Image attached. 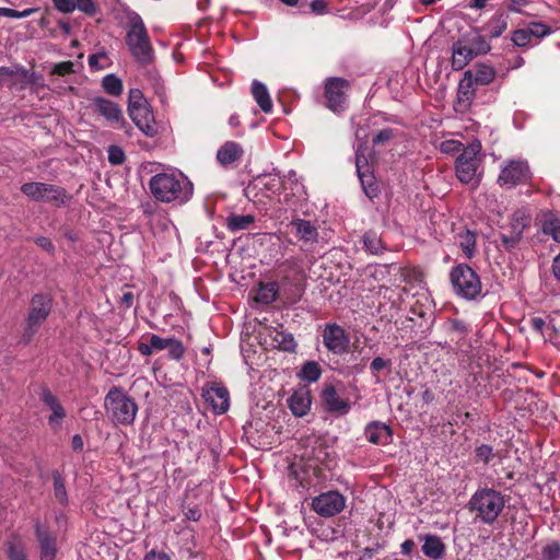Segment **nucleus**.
<instances>
[{
    "label": "nucleus",
    "instance_id": "41",
    "mask_svg": "<svg viewBox=\"0 0 560 560\" xmlns=\"http://www.w3.org/2000/svg\"><path fill=\"white\" fill-rule=\"evenodd\" d=\"M260 183L264 185L266 190L270 191L271 194L279 192L283 184L280 176L277 174H269L262 176L260 178Z\"/></svg>",
    "mask_w": 560,
    "mask_h": 560
},
{
    "label": "nucleus",
    "instance_id": "10",
    "mask_svg": "<svg viewBox=\"0 0 560 560\" xmlns=\"http://www.w3.org/2000/svg\"><path fill=\"white\" fill-rule=\"evenodd\" d=\"M313 511L322 517L339 514L346 506V498L339 491H327L313 498Z\"/></svg>",
    "mask_w": 560,
    "mask_h": 560
},
{
    "label": "nucleus",
    "instance_id": "42",
    "mask_svg": "<svg viewBox=\"0 0 560 560\" xmlns=\"http://www.w3.org/2000/svg\"><path fill=\"white\" fill-rule=\"evenodd\" d=\"M148 102L139 89H131L128 95V110L136 107L147 106Z\"/></svg>",
    "mask_w": 560,
    "mask_h": 560
},
{
    "label": "nucleus",
    "instance_id": "47",
    "mask_svg": "<svg viewBox=\"0 0 560 560\" xmlns=\"http://www.w3.org/2000/svg\"><path fill=\"white\" fill-rule=\"evenodd\" d=\"M108 152V162L112 165H120L125 162V152L118 145H110L107 150Z\"/></svg>",
    "mask_w": 560,
    "mask_h": 560
},
{
    "label": "nucleus",
    "instance_id": "31",
    "mask_svg": "<svg viewBox=\"0 0 560 560\" xmlns=\"http://www.w3.org/2000/svg\"><path fill=\"white\" fill-rule=\"evenodd\" d=\"M508 28V20L503 14L492 16L485 25L483 31L491 37H500Z\"/></svg>",
    "mask_w": 560,
    "mask_h": 560
},
{
    "label": "nucleus",
    "instance_id": "36",
    "mask_svg": "<svg viewBox=\"0 0 560 560\" xmlns=\"http://www.w3.org/2000/svg\"><path fill=\"white\" fill-rule=\"evenodd\" d=\"M464 40H466V44H468L476 56L487 54L491 49L487 39L478 33H475L471 37L465 38Z\"/></svg>",
    "mask_w": 560,
    "mask_h": 560
},
{
    "label": "nucleus",
    "instance_id": "34",
    "mask_svg": "<svg viewBox=\"0 0 560 560\" xmlns=\"http://www.w3.org/2000/svg\"><path fill=\"white\" fill-rule=\"evenodd\" d=\"M298 376L304 382L315 383L322 376V369L317 362L307 361L302 365Z\"/></svg>",
    "mask_w": 560,
    "mask_h": 560
},
{
    "label": "nucleus",
    "instance_id": "14",
    "mask_svg": "<svg viewBox=\"0 0 560 560\" xmlns=\"http://www.w3.org/2000/svg\"><path fill=\"white\" fill-rule=\"evenodd\" d=\"M347 86L348 82L340 78H330L326 81L325 97L330 110L339 113L345 109Z\"/></svg>",
    "mask_w": 560,
    "mask_h": 560
},
{
    "label": "nucleus",
    "instance_id": "17",
    "mask_svg": "<svg viewBox=\"0 0 560 560\" xmlns=\"http://www.w3.org/2000/svg\"><path fill=\"white\" fill-rule=\"evenodd\" d=\"M311 406V389L307 386L298 387L288 398V407L295 417H304L307 415Z\"/></svg>",
    "mask_w": 560,
    "mask_h": 560
},
{
    "label": "nucleus",
    "instance_id": "38",
    "mask_svg": "<svg viewBox=\"0 0 560 560\" xmlns=\"http://www.w3.org/2000/svg\"><path fill=\"white\" fill-rule=\"evenodd\" d=\"M54 495L61 505L68 504V493L66 490L65 481L59 472H55L54 476Z\"/></svg>",
    "mask_w": 560,
    "mask_h": 560
},
{
    "label": "nucleus",
    "instance_id": "54",
    "mask_svg": "<svg viewBox=\"0 0 560 560\" xmlns=\"http://www.w3.org/2000/svg\"><path fill=\"white\" fill-rule=\"evenodd\" d=\"M75 2V9H79L80 11L93 14L96 11L95 4L92 0H74Z\"/></svg>",
    "mask_w": 560,
    "mask_h": 560
},
{
    "label": "nucleus",
    "instance_id": "24",
    "mask_svg": "<svg viewBox=\"0 0 560 560\" xmlns=\"http://www.w3.org/2000/svg\"><path fill=\"white\" fill-rule=\"evenodd\" d=\"M93 104L95 110L110 124H118L122 119V112L116 103L103 97H96Z\"/></svg>",
    "mask_w": 560,
    "mask_h": 560
},
{
    "label": "nucleus",
    "instance_id": "40",
    "mask_svg": "<svg viewBox=\"0 0 560 560\" xmlns=\"http://www.w3.org/2000/svg\"><path fill=\"white\" fill-rule=\"evenodd\" d=\"M8 559L27 560L25 547L20 540L12 539L8 542Z\"/></svg>",
    "mask_w": 560,
    "mask_h": 560
},
{
    "label": "nucleus",
    "instance_id": "9",
    "mask_svg": "<svg viewBox=\"0 0 560 560\" xmlns=\"http://www.w3.org/2000/svg\"><path fill=\"white\" fill-rule=\"evenodd\" d=\"M52 305V299L48 294H35L30 304L27 316L26 334L31 338L38 329V327L48 317Z\"/></svg>",
    "mask_w": 560,
    "mask_h": 560
},
{
    "label": "nucleus",
    "instance_id": "1",
    "mask_svg": "<svg viewBox=\"0 0 560 560\" xmlns=\"http://www.w3.org/2000/svg\"><path fill=\"white\" fill-rule=\"evenodd\" d=\"M152 195L162 202H186L192 196V184L180 172L159 173L149 183Z\"/></svg>",
    "mask_w": 560,
    "mask_h": 560
},
{
    "label": "nucleus",
    "instance_id": "35",
    "mask_svg": "<svg viewBox=\"0 0 560 560\" xmlns=\"http://www.w3.org/2000/svg\"><path fill=\"white\" fill-rule=\"evenodd\" d=\"M458 245L467 258H471L476 249V237L470 231H464L457 236Z\"/></svg>",
    "mask_w": 560,
    "mask_h": 560
},
{
    "label": "nucleus",
    "instance_id": "25",
    "mask_svg": "<svg viewBox=\"0 0 560 560\" xmlns=\"http://www.w3.org/2000/svg\"><path fill=\"white\" fill-rule=\"evenodd\" d=\"M475 57L466 40L460 39L453 45L452 67L454 70H462Z\"/></svg>",
    "mask_w": 560,
    "mask_h": 560
},
{
    "label": "nucleus",
    "instance_id": "62",
    "mask_svg": "<svg viewBox=\"0 0 560 560\" xmlns=\"http://www.w3.org/2000/svg\"><path fill=\"white\" fill-rule=\"evenodd\" d=\"M36 243L39 247L44 248L45 250H47L49 253L54 250V245H52L51 241L47 237H38L36 240Z\"/></svg>",
    "mask_w": 560,
    "mask_h": 560
},
{
    "label": "nucleus",
    "instance_id": "37",
    "mask_svg": "<svg viewBox=\"0 0 560 560\" xmlns=\"http://www.w3.org/2000/svg\"><path fill=\"white\" fill-rule=\"evenodd\" d=\"M102 86L106 93L119 96L122 93V81L115 74H107L102 80Z\"/></svg>",
    "mask_w": 560,
    "mask_h": 560
},
{
    "label": "nucleus",
    "instance_id": "3",
    "mask_svg": "<svg viewBox=\"0 0 560 560\" xmlns=\"http://www.w3.org/2000/svg\"><path fill=\"white\" fill-rule=\"evenodd\" d=\"M106 416L115 425H131L138 413V405L124 389L113 387L104 398Z\"/></svg>",
    "mask_w": 560,
    "mask_h": 560
},
{
    "label": "nucleus",
    "instance_id": "33",
    "mask_svg": "<svg viewBox=\"0 0 560 560\" xmlns=\"http://www.w3.org/2000/svg\"><path fill=\"white\" fill-rule=\"evenodd\" d=\"M278 284L277 282H267L259 285L255 300L258 303L270 304L272 303L278 295Z\"/></svg>",
    "mask_w": 560,
    "mask_h": 560
},
{
    "label": "nucleus",
    "instance_id": "59",
    "mask_svg": "<svg viewBox=\"0 0 560 560\" xmlns=\"http://www.w3.org/2000/svg\"><path fill=\"white\" fill-rule=\"evenodd\" d=\"M528 3L529 0H510L508 8L510 11L520 13Z\"/></svg>",
    "mask_w": 560,
    "mask_h": 560
},
{
    "label": "nucleus",
    "instance_id": "45",
    "mask_svg": "<svg viewBox=\"0 0 560 560\" xmlns=\"http://www.w3.org/2000/svg\"><path fill=\"white\" fill-rule=\"evenodd\" d=\"M166 350H168L170 357L174 360H180L185 352L182 341L174 338H170Z\"/></svg>",
    "mask_w": 560,
    "mask_h": 560
},
{
    "label": "nucleus",
    "instance_id": "4",
    "mask_svg": "<svg viewBox=\"0 0 560 560\" xmlns=\"http://www.w3.org/2000/svg\"><path fill=\"white\" fill-rule=\"evenodd\" d=\"M505 499L501 492L483 488L476 491L469 500V510L476 520L483 524H492L503 511Z\"/></svg>",
    "mask_w": 560,
    "mask_h": 560
},
{
    "label": "nucleus",
    "instance_id": "61",
    "mask_svg": "<svg viewBox=\"0 0 560 560\" xmlns=\"http://www.w3.org/2000/svg\"><path fill=\"white\" fill-rule=\"evenodd\" d=\"M185 517L189 521H198L201 517V512L198 508H189L185 511Z\"/></svg>",
    "mask_w": 560,
    "mask_h": 560
},
{
    "label": "nucleus",
    "instance_id": "52",
    "mask_svg": "<svg viewBox=\"0 0 560 560\" xmlns=\"http://www.w3.org/2000/svg\"><path fill=\"white\" fill-rule=\"evenodd\" d=\"M170 338H162L158 335L150 336V347L153 348L154 351L165 350L168 345Z\"/></svg>",
    "mask_w": 560,
    "mask_h": 560
},
{
    "label": "nucleus",
    "instance_id": "22",
    "mask_svg": "<svg viewBox=\"0 0 560 560\" xmlns=\"http://www.w3.org/2000/svg\"><path fill=\"white\" fill-rule=\"evenodd\" d=\"M243 154L244 150L240 143L228 141L219 148L217 152V160L222 166L228 167L240 161Z\"/></svg>",
    "mask_w": 560,
    "mask_h": 560
},
{
    "label": "nucleus",
    "instance_id": "53",
    "mask_svg": "<svg viewBox=\"0 0 560 560\" xmlns=\"http://www.w3.org/2000/svg\"><path fill=\"white\" fill-rule=\"evenodd\" d=\"M52 2L55 7L63 13H69L75 10L74 0H52Z\"/></svg>",
    "mask_w": 560,
    "mask_h": 560
},
{
    "label": "nucleus",
    "instance_id": "28",
    "mask_svg": "<svg viewBox=\"0 0 560 560\" xmlns=\"http://www.w3.org/2000/svg\"><path fill=\"white\" fill-rule=\"evenodd\" d=\"M291 225L295 229L298 237L304 243L313 244L317 242V229L310 221L295 219L291 222Z\"/></svg>",
    "mask_w": 560,
    "mask_h": 560
},
{
    "label": "nucleus",
    "instance_id": "27",
    "mask_svg": "<svg viewBox=\"0 0 560 560\" xmlns=\"http://www.w3.org/2000/svg\"><path fill=\"white\" fill-rule=\"evenodd\" d=\"M252 94L264 113L269 114L272 112V101L268 89L264 83L254 80L252 83Z\"/></svg>",
    "mask_w": 560,
    "mask_h": 560
},
{
    "label": "nucleus",
    "instance_id": "32",
    "mask_svg": "<svg viewBox=\"0 0 560 560\" xmlns=\"http://www.w3.org/2000/svg\"><path fill=\"white\" fill-rule=\"evenodd\" d=\"M255 221L253 214H231L226 218V228L231 232L247 230Z\"/></svg>",
    "mask_w": 560,
    "mask_h": 560
},
{
    "label": "nucleus",
    "instance_id": "12",
    "mask_svg": "<svg viewBox=\"0 0 560 560\" xmlns=\"http://www.w3.org/2000/svg\"><path fill=\"white\" fill-rule=\"evenodd\" d=\"M529 178V167L523 160H511L501 170L498 183L502 187L512 188Z\"/></svg>",
    "mask_w": 560,
    "mask_h": 560
},
{
    "label": "nucleus",
    "instance_id": "6",
    "mask_svg": "<svg viewBox=\"0 0 560 560\" xmlns=\"http://www.w3.org/2000/svg\"><path fill=\"white\" fill-rule=\"evenodd\" d=\"M451 283L454 292L465 300H474L481 293L479 276L465 264H460L452 269Z\"/></svg>",
    "mask_w": 560,
    "mask_h": 560
},
{
    "label": "nucleus",
    "instance_id": "56",
    "mask_svg": "<svg viewBox=\"0 0 560 560\" xmlns=\"http://www.w3.org/2000/svg\"><path fill=\"white\" fill-rule=\"evenodd\" d=\"M24 75L25 70L20 66L14 67H0V77H9V75Z\"/></svg>",
    "mask_w": 560,
    "mask_h": 560
},
{
    "label": "nucleus",
    "instance_id": "63",
    "mask_svg": "<svg viewBox=\"0 0 560 560\" xmlns=\"http://www.w3.org/2000/svg\"><path fill=\"white\" fill-rule=\"evenodd\" d=\"M413 548H415V542L410 539L405 540L400 545L401 553L406 555V556H409L411 553V551L413 550Z\"/></svg>",
    "mask_w": 560,
    "mask_h": 560
},
{
    "label": "nucleus",
    "instance_id": "64",
    "mask_svg": "<svg viewBox=\"0 0 560 560\" xmlns=\"http://www.w3.org/2000/svg\"><path fill=\"white\" fill-rule=\"evenodd\" d=\"M552 273L553 277L560 282V253L553 259Z\"/></svg>",
    "mask_w": 560,
    "mask_h": 560
},
{
    "label": "nucleus",
    "instance_id": "58",
    "mask_svg": "<svg viewBox=\"0 0 560 560\" xmlns=\"http://www.w3.org/2000/svg\"><path fill=\"white\" fill-rule=\"evenodd\" d=\"M389 364H390L389 360H384L383 358L377 357V358L373 359V361L371 362L370 368H371V370L373 372H380L383 369L389 366Z\"/></svg>",
    "mask_w": 560,
    "mask_h": 560
},
{
    "label": "nucleus",
    "instance_id": "21",
    "mask_svg": "<svg viewBox=\"0 0 560 560\" xmlns=\"http://www.w3.org/2000/svg\"><path fill=\"white\" fill-rule=\"evenodd\" d=\"M40 399L51 410V415L48 417V424L54 430H58L61 427L63 418L66 417L63 407L61 406L58 398L47 389L43 390Z\"/></svg>",
    "mask_w": 560,
    "mask_h": 560
},
{
    "label": "nucleus",
    "instance_id": "57",
    "mask_svg": "<svg viewBox=\"0 0 560 560\" xmlns=\"http://www.w3.org/2000/svg\"><path fill=\"white\" fill-rule=\"evenodd\" d=\"M393 137V131L390 129H383L378 131L373 138L374 144H381L388 141Z\"/></svg>",
    "mask_w": 560,
    "mask_h": 560
},
{
    "label": "nucleus",
    "instance_id": "20",
    "mask_svg": "<svg viewBox=\"0 0 560 560\" xmlns=\"http://www.w3.org/2000/svg\"><path fill=\"white\" fill-rule=\"evenodd\" d=\"M36 537L40 549V560H55L57 553L56 536L47 528L37 525Z\"/></svg>",
    "mask_w": 560,
    "mask_h": 560
},
{
    "label": "nucleus",
    "instance_id": "18",
    "mask_svg": "<svg viewBox=\"0 0 560 560\" xmlns=\"http://www.w3.org/2000/svg\"><path fill=\"white\" fill-rule=\"evenodd\" d=\"M131 120L135 125L148 137H154L156 135V125L152 112L149 105L136 107L128 110Z\"/></svg>",
    "mask_w": 560,
    "mask_h": 560
},
{
    "label": "nucleus",
    "instance_id": "2",
    "mask_svg": "<svg viewBox=\"0 0 560 560\" xmlns=\"http://www.w3.org/2000/svg\"><path fill=\"white\" fill-rule=\"evenodd\" d=\"M126 45L131 56L142 66L151 63L154 50L142 18L133 11L126 14Z\"/></svg>",
    "mask_w": 560,
    "mask_h": 560
},
{
    "label": "nucleus",
    "instance_id": "19",
    "mask_svg": "<svg viewBox=\"0 0 560 560\" xmlns=\"http://www.w3.org/2000/svg\"><path fill=\"white\" fill-rule=\"evenodd\" d=\"M392 429L381 422V421H372L366 424L364 429L365 439L376 445H386L392 441Z\"/></svg>",
    "mask_w": 560,
    "mask_h": 560
},
{
    "label": "nucleus",
    "instance_id": "13",
    "mask_svg": "<svg viewBox=\"0 0 560 560\" xmlns=\"http://www.w3.org/2000/svg\"><path fill=\"white\" fill-rule=\"evenodd\" d=\"M259 338L267 348L293 351L296 346L291 334L276 327H264L259 332Z\"/></svg>",
    "mask_w": 560,
    "mask_h": 560
},
{
    "label": "nucleus",
    "instance_id": "15",
    "mask_svg": "<svg viewBox=\"0 0 560 560\" xmlns=\"http://www.w3.org/2000/svg\"><path fill=\"white\" fill-rule=\"evenodd\" d=\"M202 396L217 415L225 413L230 407V395L228 389L217 383L203 388Z\"/></svg>",
    "mask_w": 560,
    "mask_h": 560
},
{
    "label": "nucleus",
    "instance_id": "55",
    "mask_svg": "<svg viewBox=\"0 0 560 560\" xmlns=\"http://www.w3.org/2000/svg\"><path fill=\"white\" fill-rule=\"evenodd\" d=\"M545 233L551 235L556 242H560V224L556 222H549L545 225Z\"/></svg>",
    "mask_w": 560,
    "mask_h": 560
},
{
    "label": "nucleus",
    "instance_id": "60",
    "mask_svg": "<svg viewBox=\"0 0 560 560\" xmlns=\"http://www.w3.org/2000/svg\"><path fill=\"white\" fill-rule=\"evenodd\" d=\"M311 9L316 14H324L326 13V2L324 0H313Z\"/></svg>",
    "mask_w": 560,
    "mask_h": 560
},
{
    "label": "nucleus",
    "instance_id": "39",
    "mask_svg": "<svg viewBox=\"0 0 560 560\" xmlns=\"http://www.w3.org/2000/svg\"><path fill=\"white\" fill-rule=\"evenodd\" d=\"M363 244L364 248L373 255L380 254L384 248L381 238L373 232L364 234Z\"/></svg>",
    "mask_w": 560,
    "mask_h": 560
},
{
    "label": "nucleus",
    "instance_id": "5",
    "mask_svg": "<svg viewBox=\"0 0 560 560\" xmlns=\"http://www.w3.org/2000/svg\"><path fill=\"white\" fill-rule=\"evenodd\" d=\"M481 143L471 141L456 161V176L464 184L477 185L480 182L481 172Z\"/></svg>",
    "mask_w": 560,
    "mask_h": 560
},
{
    "label": "nucleus",
    "instance_id": "49",
    "mask_svg": "<svg viewBox=\"0 0 560 560\" xmlns=\"http://www.w3.org/2000/svg\"><path fill=\"white\" fill-rule=\"evenodd\" d=\"M476 457L478 460L488 464L493 457V450L491 446L482 444L476 448Z\"/></svg>",
    "mask_w": 560,
    "mask_h": 560
},
{
    "label": "nucleus",
    "instance_id": "7",
    "mask_svg": "<svg viewBox=\"0 0 560 560\" xmlns=\"http://www.w3.org/2000/svg\"><path fill=\"white\" fill-rule=\"evenodd\" d=\"M368 145L366 141L359 142L355 147V167L357 174L361 183L362 190L370 198L373 199L380 192V186L375 180L371 166L366 159Z\"/></svg>",
    "mask_w": 560,
    "mask_h": 560
},
{
    "label": "nucleus",
    "instance_id": "16",
    "mask_svg": "<svg viewBox=\"0 0 560 560\" xmlns=\"http://www.w3.org/2000/svg\"><path fill=\"white\" fill-rule=\"evenodd\" d=\"M320 397L325 409L331 413L345 416L350 411V402L342 398L331 384L324 386Z\"/></svg>",
    "mask_w": 560,
    "mask_h": 560
},
{
    "label": "nucleus",
    "instance_id": "48",
    "mask_svg": "<svg viewBox=\"0 0 560 560\" xmlns=\"http://www.w3.org/2000/svg\"><path fill=\"white\" fill-rule=\"evenodd\" d=\"M35 10L34 9H25L23 11H16L10 8H0V16H5L10 19H22L30 16Z\"/></svg>",
    "mask_w": 560,
    "mask_h": 560
},
{
    "label": "nucleus",
    "instance_id": "43",
    "mask_svg": "<svg viewBox=\"0 0 560 560\" xmlns=\"http://www.w3.org/2000/svg\"><path fill=\"white\" fill-rule=\"evenodd\" d=\"M526 28L530 33L532 37L536 38H542L551 34L552 32L550 26L540 22L529 23V25Z\"/></svg>",
    "mask_w": 560,
    "mask_h": 560
},
{
    "label": "nucleus",
    "instance_id": "51",
    "mask_svg": "<svg viewBox=\"0 0 560 560\" xmlns=\"http://www.w3.org/2000/svg\"><path fill=\"white\" fill-rule=\"evenodd\" d=\"M54 73L58 75H66L74 72V63L72 61H62L54 66Z\"/></svg>",
    "mask_w": 560,
    "mask_h": 560
},
{
    "label": "nucleus",
    "instance_id": "30",
    "mask_svg": "<svg viewBox=\"0 0 560 560\" xmlns=\"http://www.w3.org/2000/svg\"><path fill=\"white\" fill-rule=\"evenodd\" d=\"M422 552L434 560L441 559L445 552V546L442 540L434 535L423 537Z\"/></svg>",
    "mask_w": 560,
    "mask_h": 560
},
{
    "label": "nucleus",
    "instance_id": "11",
    "mask_svg": "<svg viewBox=\"0 0 560 560\" xmlns=\"http://www.w3.org/2000/svg\"><path fill=\"white\" fill-rule=\"evenodd\" d=\"M323 345L325 348L337 355H341L348 351L350 337L346 330L335 324H326L322 331Z\"/></svg>",
    "mask_w": 560,
    "mask_h": 560
},
{
    "label": "nucleus",
    "instance_id": "8",
    "mask_svg": "<svg viewBox=\"0 0 560 560\" xmlns=\"http://www.w3.org/2000/svg\"><path fill=\"white\" fill-rule=\"evenodd\" d=\"M21 191L34 201L65 203L67 195L63 188L46 183H26L22 185Z\"/></svg>",
    "mask_w": 560,
    "mask_h": 560
},
{
    "label": "nucleus",
    "instance_id": "50",
    "mask_svg": "<svg viewBox=\"0 0 560 560\" xmlns=\"http://www.w3.org/2000/svg\"><path fill=\"white\" fill-rule=\"evenodd\" d=\"M106 59V52L94 54L89 57V65L94 70H102L106 67V65L103 62Z\"/></svg>",
    "mask_w": 560,
    "mask_h": 560
},
{
    "label": "nucleus",
    "instance_id": "46",
    "mask_svg": "<svg viewBox=\"0 0 560 560\" xmlns=\"http://www.w3.org/2000/svg\"><path fill=\"white\" fill-rule=\"evenodd\" d=\"M544 560H560V545L556 541L547 544L541 551Z\"/></svg>",
    "mask_w": 560,
    "mask_h": 560
},
{
    "label": "nucleus",
    "instance_id": "26",
    "mask_svg": "<svg viewBox=\"0 0 560 560\" xmlns=\"http://www.w3.org/2000/svg\"><path fill=\"white\" fill-rule=\"evenodd\" d=\"M464 75L470 79L475 86L488 85L494 80L495 70L491 66L481 63L467 70Z\"/></svg>",
    "mask_w": 560,
    "mask_h": 560
},
{
    "label": "nucleus",
    "instance_id": "44",
    "mask_svg": "<svg viewBox=\"0 0 560 560\" xmlns=\"http://www.w3.org/2000/svg\"><path fill=\"white\" fill-rule=\"evenodd\" d=\"M532 35L527 28H520L513 32L512 40L516 46L526 47L530 45Z\"/></svg>",
    "mask_w": 560,
    "mask_h": 560
},
{
    "label": "nucleus",
    "instance_id": "23",
    "mask_svg": "<svg viewBox=\"0 0 560 560\" xmlns=\"http://www.w3.org/2000/svg\"><path fill=\"white\" fill-rule=\"evenodd\" d=\"M475 98V84L467 77H463L458 84L457 100L455 103V109L457 112H466L472 100Z\"/></svg>",
    "mask_w": 560,
    "mask_h": 560
},
{
    "label": "nucleus",
    "instance_id": "29",
    "mask_svg": "<svg viewBox=\"0 0 560 560\" xmlns=\"http://www.w3.org/2000/svg\"><path fill=\"white\" fill-rule=\"evenodd\" d=\"M530 215L524 210H517L513 213L511 220L512 238L511 245H515L522 236L524 229L529 224Z\"/></svg>",
    "mask_w": 560,
    "mask_h": 560
}]
</instances>
